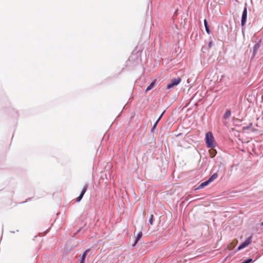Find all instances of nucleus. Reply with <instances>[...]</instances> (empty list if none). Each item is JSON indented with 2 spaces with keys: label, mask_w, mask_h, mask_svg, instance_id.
<instances>
[{
  "label": "nucleus",
  "mask_w": 263,
  "mask_h": 263,
  "mask_svg": "<svg viewBox=\"0 0 263 263\" xmlns=\"http://www.w3.org/2000/svg\"><path fill=\"white\" fill-rule=\"evenodd\" d=\"M204 25L205 31H206V33L208 34H210V30L208 24V22H207L206 20H205V19L204 20Z\"/></svg>",
  "instance_id": "obj_11"
},
{
  "label": "nucleus",
  "mask_w": 263,
  "mask_h": 263,
  "mask_svg": "<svg viewBox=\"0 0 263 263\" xmlns=\"http://www.w3.org/2000/svg\"><path fill=\"white\" fill-rule=\"evenodd\" d=\"M162 116H159V118L158 119V120L156 121V123H155V124L153 126V129H154L155 127H156V126L157 124V123L158 122V121L160 120V119L161 118Z\"/></svg>",
  "instance_id": "obj_17"
},
{
  "label": "nucleus",
  "mask_w": 263,
  "mask_h": 263,
  "mask_svg": "<svg viewBox=\"0 0 263 263\" xmlns=\"http://www.w3.org/2000/svg\"><path fill=\"white\" fill-rule=\"evenodd\" d=\"M212 42H210L209 43V47H211V46H212Z\"/></svg>",
  "instance_id": "obj_20"
},
{
  "label": "nucleus",
  "mask_w": 263,
  "mask_h": 263,
  "mask_svg": "<svg viewBox=\"0 0 263 263\" xmlns=\"http://www.w3.org/2000/svg\"><path fill=\"white\" fill-rule=\"evenodd\" d=\"M155 85V81H153L146 88L145 91L151 90Z\"/></svg>",
  "instance_id": "obj_13"
},
{
  "label": "nucleus",
  "mask_w": 263,
  "mask_h": 263,
  "mask_svg": "<svg viewBox=\"0 0 263 263\" xmlns=\"http://www.w3.org/2000/svg\"><path fill=\"white\" fill-rule=\"evenodd\" d=\"M153 217H154V216L153 215H151V217H150V219L149 220V224L152 225L153 223Z\"/></svg>",
  "instance_id": "obj_16"
},
{
  "label": "nucleus",
  "mask_w": 263,
  "mask_h": 263,
  "mask_svg": "<svg viewBox=\"0 0 263 263\" xmlns=\"http://www.w3.org/2000/svg\"><path fill=\"white\" fill-rule=\"evenodd\" d=\"M90 251V249H88L85 250V251L83 253L82 255L81 256V260L80 263H84L85 257L87 254V253Z\"/></svg>",
  "instance_id": "obj_9"
},
{
  "label": "nucleus",
  "mask_w": 263,
  "mask_h": 263,
  "mask_svg": "<svg viewBox=\"0 0 263 263\" xmlns=\"http://www.w3.org/2000/svg\"><path fill=\"white\" fill-rule=\"evenodd\" d=\"M237 243L238 241L236 239H234L232 242L228 245L227 249L229 250H233L237 245Z\"/></svg>",
  "instance_id": "obj_7"
},
{
  "label": "nucleus",
  "mask_w": 263,
  "mask_h": 263,
  "mask_svg": "<svg viewBox=\"0 0 263 263\" xmlns=\"http://www.w3.org/2000/svg\"><path fill=\"white\" fill-rule=\"evenodd\" d=\"M252 236H250L248 237L245 241L242 242L238 248L237 250H241L247 247H248L252 242Z\"/></svg>",
  "instance_id": "obj_5"
},
{
  "label": "nucleus",
  "mask_w": 263,
  "mask_h": 263,
  "mask_svg": "<svg viewBox=\"0 0 263 263\" xmlns=\"http://www.w3.org/2000/svg\"><path fill=\"white\" fill-rule=\"evenodd\" d=\"M216 153V151L213 148H211L210 150H209V154L211 158L215 157Z\"/></svg>",
  "instance_id": "obj_12"
},
{
  "label": "nucleus",
  "mask_w": 263,
  "mask_h": 263,
  "mask_svg": "<svg viewBox=\"0 0 263 263\" xmlns=\"http://www.w3.org/2000/svg\"><path fill=\"white\" fill-rule=\"evenodd\" d=\"M231 114V111L230 109H228L223 115H230Z\"/></svg>",
  "instance_id": "obj_18"
},
{
  "label": "nucleus",
  "mask_w": 263,
  "mask_h": 263,
  "mask_svg": "<svg viewBox=\"0 0 263 263\" xmlns=\"http://www.w3.org/2000/svg\"><path fill=\"white\" fill-rule=\"evenodd\" d=\"M211 182L210 181V180L208 179L207 181L204 182H202L200 185H199V188H203L204 187H205V186L208 185L209 183H210Z\"/></svg>",
  "instance_id": "obj_14"
},
{
  "label": "nucleus",
  "mask_w": 263,
  "mask_h": 263,
  "mask_svg": "<svg viewBox=\"0 0 263 263\" xmlns=\"http://www.w3.org/2000/svg\"><path fill=\"white\" fill-rule=\"evenodd\" d=\"M87 188H88V186L87 185H85L84 186H83V190L81 193V194L80 195L77 197L76 198V201L77 202H79L81 201V200L82 199L83 196H84V194L85 193V192H86L87 190Z\"/></svg>",
  "instance_id": "obj_6"
},
{
  "label": "nucleus",
  "mask_w": 263,
  "mask_h": 263,
  "mask_svg": "<svg viewBox=\"0 0 263 263\" xmlns=\"http://www.w3.org/2000/svg\"><path fill=\"white\" fill-rule=\"evenodd\" d=\"M181 80L180 78L172 79L171 83L167 85V89H170L174 86H177L180 83Z\"/></svg>",
  "instance_id": "obj_3"
},
{
  "label": "nucleus",
  "mask_w": 263,
  "mask_h": 263,
  "mask_svg": "<svg viewBox=\"0 0 263 263\" xmlns=\"http://www.w3.org/2000/svg\"><path fill=\"white\" fill-rule=\"evenodd\" d=\"M252 259H248V260H247L245 261L244 262H245V263H249V262H250L251 261H252Z\"/></svg>",
  "instance_id": "obj_19"
},
{
  "label": "nucleus",
  "mask_w": 263,
  "mask_h": 263,
  "mask_svg": "<svg viewBox=\"0 0 263 263\" xmlns=\"http://www.w3.org/2000/svg\"><path fill=\"white\" fill-rule=\"evenodd\" d=\"M218 177V175L217 173H214L213 175H212L210 178L209 179L210 180V181L211 182L213 181L215 179H216Z\"/></svg>",
  "instance_id": "obj_15"
},
{
  "label": "nucleus",
  "mask_w": 263,
  "mask_h": 263,
  "mask_svg": "<svg viewBox=\"0 0 263 263\" xmlns=\"http://www.w3.org/2000/svg\"><path fill=\"white\" fill-rule=\"evenodd\" d=\"M164 112H165V110L163 111L161 113L160 115H161V116L163 115H164Z\"/></svg>",
  "instance_id": "obj_21"
},
{
  "label": "nucleus",
  "mask_w": 263,
  "mask_h": 263,
  "mask_svg": "<svg viewBox=\"0 0 263 263\" xmlns=\"http://www.w3.org/2000/svg\"><path fill=\"white\" fill-rule=\"evenodd\" d=\"M247 18V5L245 4V6L243 8L242 16H241V26L243 27L245 26L246 23Z\"/></svg>",
  "instance_id": "obj_4"
},
{
  "label": "nucleus",
  "mask_w": 263,
  "mask_h": 263,
  "mask_svg": "<svg viewBox=\"0 0 263 263\" xmlns=\"http://www.w3.org/2000/svg\"><path fill=\"white\" fill-rule=\"evenodd\" d=\"M261 226H263V222H261Z\"/></svg>",
  "instance_id": "obj_22"
},
{
  "label": "nucleus",
  "mask_w": 263,
  "mask_h": 263,
  "mask_svg": "<svg viewBox=\"0 0 263 263\" xmlns=\"http://www.w3.org/2000/svg\"><path fill=\"white\" fill-rule=\"evenodd\" d=\"M205 140L208 147L213 148L215 146L214 138L211 132H209L206 134Z\"/></svg>",
  "instance_id": "obj_2"
},
{
  "label": "nucleus",
  "mask_w": 263,
  "mask_h": 263,
  "mask_svg": "<svg viewBox=\"0 0 263 263\" xmlns=\"http://www.w3.org/2000/svg\"><path fill=\"white\" fill-rule=\"evenodd\" d=\"M260 43H261V41L260 40L254 45V46L253 47V57L255 56L257 50L260 48Z\"/></svg>",
  "instance_id": "obj_8"
},
{
  "label": "nucleus",
  "mask_w": 263,
  "mask_h": 263,
  "mask_svg": "<svg viewBox=\"0 0 263 263\" xmlns=\"http://www.w3.org/2000/svg\"><path fill=\"white\" fill-rule=\"evenodd\" d=\"M142 236V232H140L136 236V240H135V241L134 242V243L133 245V247H134L135 246V245H136V243L138 242V241H139V240L141 238Z\"/></svg>",
  "instance_id": "obj_10"
},
{
  "label": "nucleus",
  "mask_w": 263,
  "mask_h": 263,
  "mask_svg": "<svg viewBox=\"0 0 263 263\" xmlns=\"http://www.w3.org/2000/svg\"><path fill=\"white\" fill-rule=\"evenodd\" d=\"M245 121H246V119H243V118H242L241 119H238L237 118L233 117L232 119V122L234 125L236 126L244 125L243 126V129H250V130L251 132H254L255 129L251 128V126L252 125V123H249V126H248L245 122H243Z\"/></svg>",
  "instance_id": "obj_1"
}]
</instances>
